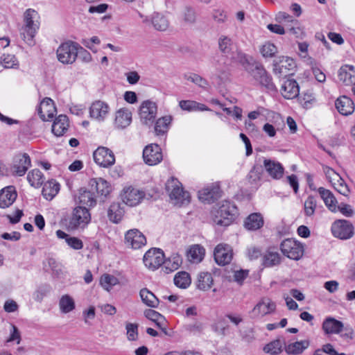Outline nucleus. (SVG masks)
<instances>
[{
  "instance_id": "obj_32",
  "label": "nucleus",
  "mask_w": 355,
  "mask_h": 355,
  "mask_svg": "<svg viewBox=\"0 0 355 355\" xmlns=\"http://www.w3.org/2000/svg\"><path fill=\"white\" fill-rule=\"evenodd\" d=\"M69 127L68 118L66 115L60 114L54 121L52 125V132L57 136H62Z\"/></svg>"
},
{
  "instance_id": "obj_16",
  "label": "nucleus",
  "mask_w": 355,
  "mask_h": 355,
  "mask_svg": "<svg viewBox=\"0 0 355 355\" xmlns=\"http://www.w3.org/2000/svg\"><path fill=\"white\" fill-rule=\"evenodd\" d=\"M296 67L295 62L289 57L282 56L274 61L273 71L276 74L286 76Z\"/></svg>"
},
{
  "instance_id": "obj_7",
  "label": "nucleus",
  "mask_w": 355,
  "mask_h": 355,
  "mask_svg": "<svg viewBox=\"0 0 355 355\" xmlns=\"http://www.w3.org/2000/svg\"><path fill=\"white\" fill-rule=\"evenodd\" d=\"M91 220V214L88 209L82 206L73 209L69 218L68 228L71 230L84 229Z\"/></svg>"
},
{
  "instance_id": "obj_52",
  "label": "nucleus",
  "mask_w": 355,
  "mask_h": 355,
  "mask_svg": "<svg viewBox=\"0 0 355 355\" xmlns=\"http://www.w3.org/2000/svg\"><path fill=\"white\" fill-rule=\"evenodd\" d=\"M316 200L312 196H309L304 202V214L306 216H312L316 208Z\"/></svg>"
},
{
  "instance_id": "obj_45",
  "label": "nucleus",
  "mask_w": 355,
  "mask_h": 355,
  "mask_svg": "<svg viewBox=\"0 0 355 355\" xmlns=\"http://www.w3.org/2000/svg\"><path fill=\"white\" fill-rule=\"evenodd\" d=\"M59 306L62 313H68L75 309V302L69 295H64L59 301Z\"/></svg>"
},
{
  "instance_id": "obj_31",
  "label": "nucleus",
  "mask_w": 355,
  "mask_h": 355,
  "mask_svg": "<svg viewBox=\"0 0 355 355\" xmlns=\"http://www.w3.org/2000/svg\"><path fill=\"white\" fill-rule=\"evenodd\" d=\"M338 79L348 85L355 82V68L352 65H344L338 71Z\"/></svg>"
},
{
  "instance_id": "obj_59",
  "label": "nucleus",
  "mask_w": 355,
  "mask_h": 355,
  "mask_svg": "<svg viewBox=\"0 0 355 355\" xmlns=\"http://www.w3.org/2000/svg\"><path fill=\"white\" fill-rule=\"evenodd\" d=\"M183 18L185 22L193 24L196 19V13L191 7H186L183 13Z\"/></svg>"
},
{
  "instance_id": "obj_18",
  "label": "nucleus",
  "mask_w": 355,
  "mask_h": 355,
  "mask_svg": "<svg viewBox=\"0 0 355 355\" xmlns=\"http://www.w3.org/2000/svg\"><path fill=\"white\" fill-rule=\"evenodd\" d=\"M214 256L218 265L225 266L232 261V250L229 245L220 243L215 248Z\"/></svg>"
},
{
  "instance_id": "obj_34",
  "label": "nucleus",
  "mask_w": 355,
  "mask_h": 355,
  "mask_svg": "<svg viewBox=\"0 0 355 355\" xmlns=\"http://www.w3.org/2000/svg\"><path fill=\"white\" fill-rule=\"evenodd\" d=\"M60 184L55 180H51L44 183L42 188V195L48 200H51L59 192Z\"/></svg>"
},
{
  "instance_id": "obj_21",
  "label": "nucleus",
  "mask_w": 355,
  "mask_h": 355,
  "mask_svg": "<svg viewBox=\"0 0 355 355\" xmlns=\"http://www.w3.org/2000/svg\"><path fill=\"white\" fill-rule=\"evenodd\" d=\"M280 92L284 98L293 99L299 96L298 83L293 79L285 80L281 86Z\"/></svg>"
},
{
  "instance_id": "obj_57",
  "label": "nucleus",
  "mask_w": 355,
  "mask_h": 355,
  "mask_svg": "<svg viewBox=\"0 0 355 355\" xmlns=\"http://www.w3.org/2000/svg\"><path fill=\"white\" fill-rule=\"evenodd\" d=\"M260 51L264 58H272L275 55L277 49L273 44L267 42L262 46Z\"/></svg>"
},
{
  "instance_id": "obj_10",
  "label": "nucleus",
  "mask_w": 355,
  "mask_h": 355,
  "mask_svg": "<svg viewBox=\"0 0 355 355\" xmlns=\"http://www.w3.org/2000/svg\"><path fill=\"white\" fill-rule=\"evenodd\" d=\"M332 234L340 239L347 240L354 235V226L347 220H337L331 225Z\"/></svg>"
},
{
  "instance_id": "obj_22",
  "label": "nucleus",
  "mask_w": 355,
  "mask_h": 355,
  "mask_svg": "<svg viewBox=\"0 0 355 355\" xmlns=\"http://www.w3.org/2000/svg\"><path fill=\"white\" fill-rule=\"evenodd\" d=\"M17 196L15 188L8 186L0 191V207L5 209L13 204Z\"/></svg>"
},
{
  "instance_id": "obj_62",
  "label": "nucleus",
  "mask_w": 355,
  "mask_h": 355,
  "mask_svg": "<svg viewBox=\"0 0 355 355\" xmlns=\"http://www.w3.org/2000/svg\"><path fill=\"white\" fill-rule=\"evenodd\" d=\"M340 337L345 340H352L354 338V331L350 325H343L342 331L340 333Z\"/></svg>"
},
{
  "instance_id": "obj_46",
  "label": "nucleus",
  "mask_w": 355,
  "mask_h": 355,
  "mask_svg": "<svg viewBox=\"0 0 355 355\" xmlns=\"http://www.w3.org/2000/svg\"><path fill=\"white\" fill-rule=\"evenodd\" d=\"M154 28L159 31H164L168 27V21L166 18L159 13H155L151 19Z\"/></svg>"
},
{
  "instance_id": "obj_26",
  "label": "nucleus",
  "mask_w": 355,
  "mask_h": 355,
  "mask_svg": "<svg viewBox=\"0 0 355 355\" xmlns=\"http://www.w3.org/2000/svg\"><path fill=\"white\" fill-rule=\"evenodd\" d=\"M38 114L43 121H49L54 116L55 107L50 98H45L40 103L37 110Z\"/></svg>"
},
{
  "instance_id": "obj_9",
  "label": "nucleus",
  "mask_w": 355,
  "mask_h": 355,
  "mask_svg": "<svg viewBox=\"0 0 355 355\" xmlns=\"http://www.w3.org/2000/svg\"><path fill=\"white\" fill-rule=\"evenodd\" d=\"M157 112V104L150 100L144 101L139 107V117L142 124L151 126L156 118Z\"/></svg>"
},
{
  "instance_id": "obj_43",
  "label": "nucleus",
  "mask_w": 355,
  "mask_h": 355,
  "mask_svg": "<svg viewBox=\"0 0 355 355\" xmlns=\"http://www.w3.org/2000/svg\"><path fill=\"white\" fill-rule=\"evenodd\" d=\"M27 180L32 187L38 188L44 182V176L39 169H33L27 175Z\"/></svg>"
},
{
  "instance_id": "obj_4",
  "label": "nucleus",
  "mask_w": 355,
  "mask_h": 355,
  "mask_svg": "<svg viewBox=\"0 0 355 355\" xmlns=\"http://www.w3.org/2000/svg\"><path fill=\"white\" fill-rule=\"evenodd\" d=\"M83 51L88 59H90V54L83 49L78 44L72 41H67L61 44L57 49L56 54L58 60L63 64H72L77 58L78 53Z\"/></svg>"
},
{
  "instance_id": "obj_38",
  "label": "nucleus",
  "mask_w": 355,
  "mask_h": 355,
  "mask_svg": "<svg viewBox=\"0 0 355 355\" xmlns=\"http://www.w3.org/2000/svg\"><path fill=\"white\" fill-rule=\"evenodd\" d=\"M205 250L200 245L191 246L187 252V257L190 262L193 263H200L204 258Z\"/></svg>"
},
{
  "instance_id": "obj_17",
  "label": "nucleus",
  "mask_w": 355,
  "mask_h": 355,
  "mask_svg": "<svg viewBox=\"0 0 355 355\" xmlns=\"http://www.w3.org/2000/svg\"><path fill=\"white\" fill-rule=\"evenodd\" d=\"M144 196L142 191L129 187L123 189L121 198L125 205L133 207L139 204Z\"/></svg>"
},
{
  "instance_id": "obj_51",
  "label": "nucleus",
  "mask_w": 355,
  "mask_h": 355,
  "mask_svg": "<svg viewBox=\"0 0 355 355\" xmlns=\"http://www.w3.org/2000/svg\"><path fill=\"white\" fill-rule=\"evenodd\" d=\"M184 78L202 88H207L209 86L208 81L205 78L196 73H190L185 74Z\"/></svg>"
},
{
  "instance_id": "obj_48",
  "label": "nucleus",
  "mask_w": 355,
  "mask_h": 355,
  "mask_svg": "<svg viewBox=\"0 0 355 355\" xmlns=\"http://www.w3.org/2000/svg\"><path fill=\"white\" fill-rule=\"evenodd\" d=\"M174 284L181 288H186L191 284V277L188 272H178L174 277Z\"/></svg>"
},
{
  "instance_id": "obj_56",
  "label": "nucleus",
  "mask_w": 355,
  "mask_h": 355,
  "mask_svg": "<svg viewBox=\"0 0 355 355\" xmlns=\"http://www.w3.org/2000/svg\"><path fill=\"white\" fill-rule=\"evenodd\" d=\"M127 338L130 341L137 340L138 338V324L128 322L125 324Z\"/></svg>"
},
{
  "instance_id": "obj_60",
  "label": "nucleus",
  "mask_w": 355,
  "mask_h": 355,
  "mask_svg": "<svg viewBox=\"0 0 355 355\" xmlns=\"http://www.w3.org/2000/svg\"><path fill=\"white\" fill-rule=\"evenodd\" d=\"M276 21L279 23L283 21L290 22L292 24L297 25L298 21L293 18L292 16L285 12H279L275 17Z\"/></svg>"
},
{
  "instance_id": "obj_44",
  "label": "nucleus",
  "mask_w": 355,
  "mask_h": 355,
  "mask_svg": "<svg viewBox=\"0 0 355 355\" xmlns=\"http://www.w3.org/2000/svg\"><path fill=\"white\" fill-rule=\"evenodd\" d=\"M182 263L181 257L178 254H172L168 259L164 260V268L167 272H173L179 268Z\"/></svg>"
},
{
  "instance_id": "obj_28",
  "label": "nucleus",
  "mask_w": 355,
  "mask_h": 355,
  "mask_svg": "<svg viewBox=\"0 0 355 355\" xmlns=\"http://www.w3.org/2000/svg\"><path fill=\"white\" fill-rule=\"evenodd\" d=\"M335 105L338 112L343 115L351 114L354 110L353 101L346 96H342L337 98Z\"/></svg>"
},
{
  "instance_id": "obj_54",
  "label": "nucleus",
  "mask_w": 355,
  "mask_h": 355,
  "mask_svg": "<svg viewBox=\"0 0 355 355\" xmlns=\"http://www.w3.org/2000/svg\"><path fill=\"white\" fill-rule=\"evenodd\" d=\"M144 315L148 319L155 322L159 327H161L162 323L164 320L163 315L153 309L146 310Z\"/></svg>"
},
{
  "instance_id": "obj_49",
  "label": "nucleus",
  "mask_w": 355,
  "mask_h": 355,
  "mask_svg": "<svg viewBox=\"0 0 355 355\" xmlns=\"http://www.w3.org/2000/svg\"><path fill=\"white\" fill-rule=\"evenodd\" d=\"M1 65L6 69L17 68L19 62L14 55L3 54L0 58Z\"/></svg>"
},
{
  "instance_id": "obj_61",
  "label": "nucleus",
  "mask_w": 355,
  "mask_h": 355,
  "mask_svg": "<svg viewBox=\"0 0 355 355\" xmlns=\"http://www.w3.org/2000/svg\"><path fill=\"white\" fill-rule=\"evenodd\" d=\"M212 18L216 23H224L227 20V13L221 9H214L212 12Z\"/></svg>"
},
{
  "instance_id": "obj_47",
  "label": "nucleus",
  "mask_w": 355,
  "mask_h": 355,
  "mask_svg": "<svg viewBox=\"0 0 355 355\" xmlns=\"http://www.w3.org/2000/svg\"><path fill=\"white\" fill-rule=\"evenodd\" d=\"M265 267H272L280 263V255L277 252L268 251L262 258Z\"/></svg>"
},
{
  "instance_id": "obj_19",
  "label": "nucleus",
  "mask_w": 355,
  "mask_h": 355,
  "mask_svg": "<svg viewBox=\"0 0 355 355\" xmlns=\"http://www.w3.org/2000/svg\"><path fill=\"white\" fill-rule=\"evenodd\" d=\"M221 191L218 184H213L198 191V198L205 203H213L220 197Z\"/></svg>"
},
{
  "instance_id": "obj_6",
  "label": "nucleus",
  "mask_w": 355,
  "mask_h": 355,
  "mask_svg": "<svg viewBox=\"0 0 355 355\" xmlns=\"http://www.w3.org/2000/svg\"><path fill=\"white\" fill-rule=\"evenodd\" d=\"M227 60V58L223 55L213 58L209 69V76L213 84L220 85L227 78L228 75Z\"/></svg>"
},
{
  "instance_id": "obj_27",
  "label": "nucleus",
  "mask_w": 355,
  "mask_h": 355,
  "mask_svg": "<svg viewBox=\"0 0 355 355\" xmlns=\"http://www.w3.org/2000/svg\"><path fill=\"white\" fill-rule=\"evenodd\" d=\"M218 48L220 52L223 53L222 55L225 58H230L232 62H236L232 59L233 55H236L239 51L235 52L233 51V42L231 38L225 35H221L218 38Z\"/></svg>"
},
{
  "instance_id": "obj_30",
  "label": "nucleus",
  "mask_w": 355,
  "mask_h": 355,
  "mask_svg": "<svg viewBox=\"0 0 355 355\" xmlns=\"http://www.w3.org/2000/svg\"><path fill=\"white\" fill-rule=\"evenodd\" d=\"M343 323L334 318L328 317L322 322V329L326 334H338L342 331Z\"/></svg>"
},
{
  "instance_id": "obj_40",
  "label": "nucleus",
  "mask_w": 355,
  "mask_h": 355,
  "mask_svg": "<svg viewBox=\"0 0 355 355\" xmlns=\"http://www.w3.org/2000/svg\"><path fill=\"white\" fill-rule=\"evenodd\" d=\"M142 302L148 306L156 308L159 304L158 298L148 289L144 288L139 292Z\"/></svg>"
},
{
  "instance_id": "obj_23",
  "label": "nucleus",
  "mask_w": 355,
  "mask_h": 355,
  "mask_svg": "<svg viewBox=\"0 0 355 355\" xmlns=\"http://www.w3.org/2000/svg\"><path fill=\"white\" fill-rule=\"evenodd\" d=\"M108 112V105L101 101L94 102L89 108L90 116L100 121L104 120Z\"/></svg>"
},
{
  "instance_id": "obj_14",
  "label": "nucleus",
  "mask_w": 355,
  "mask_h": 355,
  "mask_svg": "<svg viewBox=\"0 0 355 355\" xmlns=\"http://www.w3.org/2000/svg\"><path fill=\"white\" fill-rule=\"evenodd\" d=\"M144 162L149 166H154L162 160V153L157 144H150L143 150Z\"/></svg>"
},
{
  "instance_id": "obj_50",
  "label": "nucleus",
  "mask_w": 355,
  "mask_h": 355,
  "mask_svg": "<svg viewBox=\"0 0 355 355\" xmlns=\"http://www.w3.org/2000/svg\"><path fill=\"white\" fill-rule=\"evenodd\" d=\"M282 342L279 339H277L267 344L263 347V351L271 355H277L282 352Z\"/></svg>"
},
{
  "instance_id": "obj_63",
  "label": "nucleus",
  "mask_w": 355,
  "mask_h": 355,
  "mask_svg": "<svg viewBox=\"0 0 355 355\" xmlns=\"http://www.w3.org/2000/svg\"><path fill=\"white\" fill-rule=\"evenodd\" d=\"M337 209L347 217H352L354 214L352 206L345 203H340L339 205H337Z\"/></svg>"
},
{
  "instance_id": "obj_15",
  "label": "nucleus",
  "mask_w": 355,
  "mask_h": 355,
  "mask_svg": "<svg viewBox=\"0 0 355 355\" xmlns=\"http://www.w3.org/2000/svg\"><path fill=\"white\" fill-rule=\"evenodd\" d=\"M125 243L127 246L137 250L146 245V239L139 230L132 229L125 234Z\"/></svg>"
},
{
  "instance_id": "obj_39",
  "label": "nucleus",
  "mask_w": 355,
  "mask_h": 355,
  "mask_svg": "<svg viewBox=\"0 0 355 355\" xmlns=\"http://www.w3.org/2000/svg\"><path fill=\"white\" fill-rule=\"evenodd\" d=\"M309 346V340L297 341L286 345L285 351L288 354L297 355L302 354Z\"/></svg>"
},
{
  "instance_id": "obj_58",
  "label": "nucleus",
  "mask_w": 355,
  "mask_h": 355,
  "mask_svg": "<svg viewBox=\"0 0 355 355\" xmlns=\"http://www.w3.org/2000/svg\"><path fill=\"white\" fill-rule=\"evenodd\" d=\"M337 183H334V188L339 192L340 194L347 196L349 193V189L347 185L345 184V181L340 177L336 180Z\"/></svg>"
},
{
  "instance_id": "obj_1",
  "label": "nucleus",
  "mask_w": 355,
  "mask_h": 355,
  "mask_svg": "<svg viewBox=\"0 0 355 355\" xmlns=\"http://www.w3.org/2000/svg\"><path fill=\"white\" fill-rule=\"evenodd\" d=\"M232 59L243 66L256 85L268 92H276L277 91L275 85L272 82V76L267 72L262 64L257 62L252 56L242 51H238L236 55H232Z\"/></svg>"
},
{
  "instance_id": "obj_11",
  "label": "nucleus",
  "mask_w": 355,
  "mask_h": 355,
  "mask_svg": "<svg viewBox=\"0 0 355 355\" xmlns=\"http://www.w3.org/2000/svg\"><path fill=\"white\" fill-rule=\"evenodd\" d=\"M143 261L146 267L155 270L161 266H164V254L159 248H151L145 253Z\"/></svg>"
},
{
  "instance_id": "obj_42",
  "label": "nucleus",
  "mask_w": 355,
  "mask_h": 355,
  "mask_svg": "<svg viewBox=\"0 0 355 355\" xmlns=\"http://www.w3.org/2000/svg\"><path fill=\"white\" fill-rule=\"evenodd\" d=\"M212 284L213 278L211 273L203 272L198 275L197 286L200 290H209Z\"/></svg>"
},
{
  "instance_id": "obj_13",
  "label": "nucleus",
  "mask_w": 355,
  "mask_h": 355,
  "mask_svg": "<svg viewBox=\"0 0 355 355\" xmlns=\"http://www.w3.org/2000/svg\"><path fill=\"white\" fill-rule=\"evenodd\" d=\"M31 165V161L27 153H19L13 157L12 174L17 176H23Z\"/></svg>"
},
{
  "instance_id": "obj_2",
  "label": "nucleus",
  "mask_w": 355,
  "mask_h": 355,
  "mask_svg": "<svg viewBox=\"0 0 355 355\" xmlns=\"http://www.w3.org/2000/svg\"><path fill=\"white\" fill-rule=\"evenodd\" d=\"M38 18L37 12L33 9L28 8L24 12L25 25L21 29V35L24 42L29 46L35 44L34 37L40 26L37 21Z\"/></svg>"
},
{
  "instance_id": "obj_24",
  "label": "nucleus",
  "mask_w": 355,
  "mask_h": 355,
  "mask_svg": "<svg viewBox=\"0 0 355 355\" xmlns=\"http://www.w3.org/2000/svg\"><path fill=\"white\" fill-rule=\"evenodd\" d=\"M89 185L92 190L96 191V193L101 196L106 197L112 190L109 182L101 178L91 179Z\"/></svg>"
},
{
  "instance_id": "obj_55",
  "label": "nucleus",
  "mask_w": 355,
  "mask_h": 355,
  "mask_svg": "<svg viewBox=\"0 0 355 355\" xmlns=\"http://www.w3.org/2000/svg\"><path fill=\"white\" fill-rule=\"evenodd\" d=\"M118 283V279L111 275L105 274L101 278V285L107 291L110 287L116 285Z\"/></svg>"
},
{
  "instance_id": "obj_36",
  "label": "nucleus",
  "mask_w": 355,
  "mask_h": 355,
  "mask_svg": "<svg viewBox=\"0 0 355 355\" xmlns=\"http://www.w3.org/2000/svg\"><path fill=\"white\" fill-rule=\"evenodd\" d=\"M318 192L325 205L329 210L336 211L337 210V200L333 193L329 190L323 187H320Z\"/></svg>"
},
{
  "instance_id": "obj_37",
  "label": "nucleus",
  "mask_w": 355,
  "mask_h": 355,
  "mask_svg": "<svg viewBox=\"0 0 355 355\" xmlns=\"http://www.w3.org/2000/svg\"><path fill=\"white\" fill-rule=\"evenodd\" d=\"M58 239H64L67 245L73 250H80L83 248V241L77 237L71 236L61 230L55 232Z\"/></svg>"
},
{
  "instance_id": "obj_8",
  "label": "nucleus",
  "mask_w": 355,
  "mask_h": 355,
  "mask_svg": "<svg viewBox=\"0 0 355 355\" xmlns=\"http://www.w3.org/2000/svg\"><path fill=\"white\" fill-rule=\"evenodd\" d=\"M280 249L284 256L293 260H299L304 254L302 244L293 239L284 240L281 243Z\"/></svg>"
},
{
  "instance_id": "obj_29",
  "label": "nucleus",
  "mask_w": 355,
  "mask_h": 355,
  "mask_svg": "<svg viewBox=\"0 0 355 355\" xmlns=\"http://www.w3.org/2000/svg\"><path fill=\"white\" fill-rule=\"evenodd\" d=\"M275 308V304L270 299L264 298L255 306L252 312L256 316H263L273 312Z\"/></svg>"
},
{
  "instance_id": "obj_41",
  "label": "nucleus",
  "mask_w": 355,
  "mask_h": 355,
  "mask_svg": "<svg viewBox=\"0 0 355 355\" xmlns=\"http://www.w3.org/2000/svg\"><path fill=\"white\" fill-rule=\"evenodd\" d=\"M172 118L170 116H164L158 119L155 124V132L157 135H163L167 132Z\"/></svg>"
},
{
  "instance_id": "obj_3",
  "label": "nucleus",
  "mask_w": 355,
  "mask_h": 355,
  "mask_svg": "<svg viewBox=\"0 0 355 355\" xmlns=\"http://www.w3.org/2000/svg\"><path fill=\"white\" fill-rule=\"evenodd\" d=\"M237 208L229 200L219 203L218 209L213 211V221L220 226H228L235 219Z\"/></svg>"
},
{
  "instance_id": "obj_12",
  "label": "nucleus",
  "mask_w": 355,
  "mask_h": 355,
  "mask_svg": "<svg viewBox=\"0 0 355 355\" xmlns=\"http://www.w3.org/2000/svg\"><path fill=\"white\" fill-rule=\"evenodd\" d=\"M93 157L98 165L104 168L110 167L115 163L113 152L107 147H98L93 153Z\"/></svg>"
},
{
  "instance_id": "obj_64",
  "label": "nucleus",
  "mask_w": 355,
  "mask_h": 355,
  "mask_svg": "<svg viewBox=\"0 0 355 355\" xmlns=\"http://www.w3.org/2000/svg\"><path fill=\"white\" fill-rule=\"evenodd\" d=\"M179 105L183 110H187L189 112L196 111V101H194L182 100L180 101Z\"/></svg>"
},
{
  "instance_id": "obj_33",
  "label": "nucleus",
  "mask_w": 355,
  "mask_h": 355,
  "mask_svg": "<svg viewBox=\"0 0 355 355\" xmlns=\"http://www.w3.org/2000/svg\"><path fill=\"white\" fill-rule=\"evenodd\" d=\"M78 200L80 204L90 207L96 205V196L94 192L83 188L78 191Z\"/></svg>"
},
{
  "instance_id": "obj_35",
  "label": "nucleus",
  "mask_w": 355,
  "mask_h": 355,
  "mask_svg": "<svg viewBox=\"0 0 355 355\" xmlns=\"http://www.w3.org/2000/svg\"><path fill=\"white\" fill-rule=\"evenodd\" d=\"M263 225V218L261 214L253 213L250 214L244 222V226L249 230H257Z\"/></svg>"
},
{
  "instance_id": "obj_53",
  "label": "nucleus",
  "mask_w": 355,
  "mask_h": 355,
  "mask_svg": "<svg viewBox=\"0 0 355 355\" xmlns=\"http://www.w3.org/2000/svg\"><path fill=\"white\" fill-rule=\"evenodd\" d=\"M121 211L119 209V206L117 204H112L108 209L107 216L109 219L117 223L121 219Z\"/></svg>"
},
{
  "instance_id": "obj_5",
  "label": "nucleus",
  "mask_w": 355,
  "mask_h": 355,
  "mask_svg": "<svg viewBox=\"0 0 355 355\" xmlns=\"http://www.w3.org/2000/svg\"><path fill=\"white\" fill-rule=\"evenodd\" d=\"M166 190L174 205H183L189 202V193L184 191L182 183L172 177L166 183Z\"/></svg>"
},
{
  "instance_id": "obj_20",
  "label": "nucleus",
  "mask_w": 355,
  "mask_h": 355,
  "mask_svg": "<svg viewBox=\"0 0 355 355\" xmlns=\"http://www.w3.org/2000/svg\"><path fill=\"white\" fill-rule=\"evenodd\" d=\"M263 164L266 171L273 179L279 180L283 176L284 168L279 162L263 157Z\"/></svg>"
},
{
  "instance_id": "obj_25",
  "label": "nucleus",
  "mask_w": 355,
  "mask_h": 355,
  "mask_svg": "<svg viewBox=\"0 0 355 355\" xmlns=\"http://www.w3.org/2000/svg\"><path fill=\"white\" fill-rule=\"evenodd\" d=\"M132 122V113L127 108H121L116 112L114 126L117 129H124Z\"/></svg>"
}]
</instances>
